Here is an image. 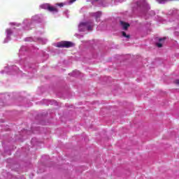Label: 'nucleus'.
<instances>
[{
  "label": "nucleus",
  "mask_w": 179,
  "mask_h": 179,
  "mask_svg": "<svg viewBox=\"0 0 179 179\" xmlns=\"http://www.w3.org/2000/svg\"><path fill=\"white\" fill-rule=\"evenodd\" d=\"M94 24L93 22H80L78 25L79 31H86L87 30H92Z\"/></svg>",
  "instance_id": "f257e3e1"
},
{
  "label": "nucleus",
  "mask_w": 179,
  "mask_h": 179,
  "mask_svg": "<svg viewBox=\"0 0 179 179\" xmlns=\"http://www.w3.org/2000/svg\"><path fill=\"white\" fill-rule=\"evenodd\" d=\"M138 6H143V8L146 10H149V9H150V6L148 4L146 0H140L134 6H133V8H138Z\"/></svg>",
  "instance_id": "f03ea898"
},
{
  "label": "nucleus",
  "mask_w": 179,
  "mask_h": 179,
  "mask_svg": "<svg viewBox=\"0 0 179 179\" xmlns=\"http://www.w3.org/2000/svg\"><path fill=\"white\" fill-rule=\"evenodd\" d=\"M40 8L42 9H47L48 10H50V12H53V13H57V12H58L57 8L50 6L48 3L42 4L40 6Z\"/></svg>",
  "instance_id": "7ed1b4c3"
},
{
  "label": "nucleus",
  "mask_w": 179,
  "mask_h": 179,
  "mask_svg": "<svg viewBox=\"0 0 179 179\" xmlns=\"http://www.w3.org/2000/svg\"><path fill=\"white\" fill-rule=\"evenodd\" d=\"M72 45H73V43L69 41H62L57 43V47L59 48H69V47H72Z\"/></svg>",
  "instance_id": "20e7f679"
},
{
  "label": "nucleus",
  "mask_w": 179,
  "mask_h": 179,
  "mask_svg": "<svg viewBox=\"0 0 179 179\" xmlns=\"http://www.w3.org/2000/svg\"><path fill=\"white\" fill-rule=\"evenodd\" d=\"M6 38L4 40V43H8V41H9V40H10V34H12V30L10 29H6Z\"/></svg>",
  "instance_id": "39448f33"
},
{
  "label": "nucleus",
  "mask_w": 179,
  "mask_h": 179,
  "mask_svg": "<svg viewBox=\"0 0 179 179\" xmlns=\"http://www.w3.org/2000/svg\"><path fill=\"white\" fill-rule=\"evenodd\" d=\"M92 16L96 19V22H99V19L101 16V12L98 11L96 13H92Z\"/></svg>",
  "instance_id": "423d86ee"
},
{
  "label": "nucleus",
  "mask_w": 179,
  "mask_h": 179,
  "mask_svg": "<svg viewBox=\"0 0 179 179\" xmlns=\"http://www.w3.org/2000/svg\"><path fill=\"white\" fill-rule=\"evenodd\" d=\"M120 25L122 27L123 30H127L129 27V24L124 21H120Z\"/></svg>",
  "instance_id": "0eeeda50"
},
{
  "label": "nucleus",
  "mask_w": 179,
  "mask_h": 179,
  "mask_svg": "<svg viewBox=\"0 0 179 179\" xmlns=\"http://www.w3.org/2000/svg\"><path fill=\"white\" fill-rule=\"evenodd\" d=\"M165 40L166 38H159V42L157 43V47H158V48H162Z\"/></svg>",
  "instance_id": "6e6552de"
},
{
  "label": "nucleus",
  "mask_w": 179,
  "mask_h": 179,
  "mask_svg": "<svg viewBox=\"0 0 179 179\" xmlns=\"http://www.w3.org/2000/svg\"><path fill=\"white\" fill-rule=\"evenodd\" d=\"M122 36H123V37H125L126 38H129V35H127V33L124 31L122 32Z\"/></svg>",
  "instance_id": "1a4fd4ad"
},
{
  "label": "nucleus",
  "mask_w": 179,
  "mask_h": 179,
  "mask_svg": "<svg viewBox=\"0 0 179 179\" xmlns=\"http://www.w3.org/2000/svg\"><path fill=\"white\" fill-rule=\"evenodd\" d=\"M41 41H42V43H43V44H45V43H47V39L41 38Z\"/></svg>",
  "instance_id": "9d476101"
},
{
  "label": "nucleus",
  "mask_w": 179,
  "mask_h": 179,
  "mask_svg": "<svg viewBox=\"0 0 179 179\" xmlns=\"http://www.w3.org/2000/svg\"><path fill=\"white\" fill-rule=\"evenodd\" d=\"M58 6L62 7L64 6V4L62 3H57Z\"/></svg>",
  "instance_id": "9b49d317"
},
{
  "label": "nucleus",
  "mask_w": 179,
  "mask_h": 179,
  "mask_svg": "<svg viewBox=\"0 0 179 179\" xmlns=\"http://www.w3.org/2000/svg\"><path fill=\"white\" fill-rule=\"evenodd\" d=\"M175 83L178 86H179V80H176Z\"/></svg>",
  "instance_id": "f8f14e48"
},
{
  "label": "nucleus",
  "mask_w": 179,
  "mask_h": 179,
  "mask_svg": "<svg viewBox=\"0 0 179 179\" xmlns=\"http://www.w3.org/2000/svg\"><path fill=\"white\" fill-rule=\"evenodd\" d=\"M32 20H37V16L33 17Z\"/></svg>",
  "instance_id": "ddd939ff"
},
{
  "label": "nucleus",
  "mask_w": 179,
  "mask_h": 179,
  "mask_svg": "<svg viewBox=\"0 0 179 179\" xmlns=\"http://www.w3.org/2000/svg\"><path fill=\"white\" fill-rule=\"evenodd\" d=\"M75 1H76V0H70L69 3H73V2H75Z\"/></svg>",
  "instance_id": "4468645a"
},
{
  "label": "nucleus",
  "mask_w": 179,
  "mask_h": 179,
  "mask_svg": "<svg viewBox=\"0 0 179 179\" xmlns=\"http://www.w3.org/2000/svg\"><path fill=\"white\" fill-rule=\"evenodd\" d=\"M76 36L78 38H82V36H80V35L76 34Z\"/></svg>",
  "instance_id": "2eb2a0df"
},
{
  "label": "nucleus",
  "mask_w": 179,
  "mask_h": 179,
  "mask_svg": "<svg viewBox=\"0 0 179 179\" xmlns=\"http://www.w3.org/2000/svg\"><path fill=\"white\" fill-rule=\"evenodd\" d=\"M119 2H124V0H117Z\"/></svg>",
  "instance_id": "dca6fc26"
},
{
  "label": "nucleus",
  "mask_w": 179,
  "mask_h": 179,
  "mask_svg": "<svg viewBox=\"0 0 179 179\" xmlns=\"http://www.w3.org/2000/svg\"><path fill=\"white\" fill-rule=\"evenodd\" d=\"M78 73H79V71H77Z\"/></svg>",
  "instance_id": "f3484780"
},
{
  "label": "nucleus",
  "mask_w": 179,
  "mask_h": 179,
  "mask_svg": "<svg viewBox=\"0 0 179 179\" xmlns=\"http://www.w3.org/2000/svg\"><path fill=\"white\" fill-rule=\"evenodd\" d=\"M96 1H99V0H96Z\"/></svg>",
  "instance_id": "a211bd4d"
}]
</instances>
